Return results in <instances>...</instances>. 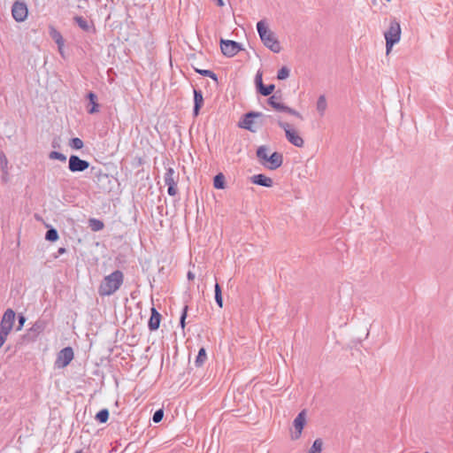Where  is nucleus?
I'll list each match as a JSON object with an SVG mask.
<instances>
[{"instance_id":"obj_1","label":"nucleus","mask_w":453,"mask_h":453,"mask_svg":"<svg viewBox=\"0 0 453 453\" xmlns=\"http://www.w3.org/2000/svg\"><path fill=\"white\" fill-rule=\"evenodd\" d=\"M124 282V273L120 270H115L102 280L98 286V295L102 297L110 296L117 292Z\"/></svg>"},{"instance_id":"obj_2","label":"nucleus","mask_w":453,"mask_h":453,"mask_svg":"<svg viewBox=\"0 0 453 453\" xmlns=\"http://www.w3.org/2000/svg\"><path fill=\"white\" fill-rule=\"evenodd\" d=\"M257 30L261 42L266 48L274 53H279L281 50L280 42L274 33L268 28L265 20L262 19L257 23Z\"/></svg>"},{"instance_id":"obj_3","label":"nucleus","mask_w":453,"mask_h":453,"mask_svg":"<svg viewBox=\"0 0 453 453\" xmlns=\"http://www.w3.org/2000/svg\"><path fill=\"white\" fill-rule=\"evenodd\" d=\"M90 174L97 188L103 191L110 192L112 188V177L101 167L91 166Z\"/></svg>"},{"instance_id":"obj_4","label":"nucleus","mask_w":453,"mask_h":453,"mask_svg":"<svg viewBox=\"0 0 453 453\" xmlns=\"http://www.w3.org/2000/svg\"><path fill=\"white\" fill-rule=\"evenodd\" d=\"M386 40V51L387 54L390 52L392 47L400 41L401 38V27L396 19L390 20L388 29L384 33Z\"/></svg>"},{"instance_id":"obj_5","label":"nucleus","mask_w":453,"mask_h":453,"mask_svg":"<svg viewBox=\"0 0 453 453\" xmlns=\"http://www.w3.org/2000/svg\"><path fill=\"white\" fill-rule=\"evenodd\" d=\"M274 122L285 131L286 138L291 144L298 148L303 147V139L292 128L290 124L282 121L280 118L274 119Z\"/></svg>"},{"instance_id":"obj_6","label":"nucleus","mask_w":453,"mask_h":453,"mask_svg":"<svg viewBox=\"0 0 453 453\" xmlns=\"http://www.w3.org/2000/svg\"><path fill=\"white\" fill-rule=\"evenodd\" d=\"M259 117H264L265 119H269L271 123L274 122V118L270 115H264L259 111H249L242 116L238 126L239 127L249 130L250 132H256V128L253 127L254 119Z\"/></svg>"},{"instance_id":"obj_7","label":"nucleus","mask_w":453,"mask_h":453,"mask_svg":"<svg viewBox=\"0 0 453 453\" xmlns=\"http://www.w3.org/2000/svg\"><path fill=\"white\" fill-rule=\"evenodd\" d=\"M180 180V173L175 172L173 167H166L164 174L165 184L168 187L167 193L170 196H174L178 194V182Z\"/></svg>"},{"instance_id":"obj_8","label":"nucleus","mask_w":453,"mask_h":453,"mask_svg":"<svg viewBox=\"0 0 453 453\" xmlns=\"http://www.w3.org/2000/svg\"><path fill=\"white\" fill-rule=\"evenodd\" d=\"M280 99H281V95H279L278 96V93H275L273 95H272L268 99H267V104L273 107L275 111H280V112H285V113H288L289 115H293V116H296L299 119H303L302 115L300 114V112H298L297 111H296L295 109L293 108H290L288 107V105L282 104L280 102Z\"/></svg>"},{"instance_id":"obj_9","label":"nucleus","mask_w":453,"mask_h":453,"mask_svg":"<svg viewBox=\"0 0 453 453\" xmlns=\"http://www.w3.org/2000/svg\"><path fill=\"white\" fill-rule=\"evenodd\" d=\"M220 50L224 56L232 58L242 50V46L235 41L221 39Z\"/></svg>"},{"instance_id":"obj_10","label":"nucleus","mask_w":453,"mask_h":453,"mask_svg":"<svg viewBox=\"0 0 453 453\" xmlns=\"http://www.w3.org/2000/svg\"><path fill=\"white\" fill-rule=\"evenodd\" d=\"M15 317V311L11 308L7 309L0 321V332L9 334L13 328Z\"/></svg>"},{"instance_id":"obj_11","label":"nucleus","mask_w":453,"mask_h":453,"mask_svg":"<svg viewBox=\"0 0 453 453\" xmlns=\"http://www.w3.org/2000/svg\"><path fill=\"white\" fill-rule=\"evenodd\" d=\"M90 164L88 161L81 159L77 155H71L68 160V169L71 173H81L88 169Z\"/></svg>"},{"instance_id":"obj_12","label":"nucleus","mask_w":453,"mask_h":453,"mask_svg":"<svg viewBox=\"0 0 453 453\" xmlns=\"http://www.w3.org/2000/svg\"><path fill=\"white\" fill-rule=\"evenodd\" d=\"M73 350L71 347H65L62 349L57 356L55 362L56 366L58 368H64L67 366L73 359Z\"/></svg>"},{"instance_id":"obj_13","label":"nucleus","mask_w":453,"mask_h":453,"mask_svg":"<svg viewBox=\"0 0 453 453\" xmlns=\"http://www.w3.org/2000/svg\"><path fill=\"white\" fill-rule=\"evenodd\" d=\"M46 323L43 320L35 321L33 326L27 330L24 338L28 342H35L38 336L44 331Z\"/></svg>"},{"instance_id":"obj_14","label":"nucleus","mask_w":453,"mask_h":453,"mask_svg":"<svg viewBox=\"0 0 453 453\" xmlns=\"http://www.w3.org/2000/svg\"><path fill=\"white\" fill-rule=\"evenodd\" d=\"M306 424V411L303 410L298 413L293 422L295 432L291 434L292 440H297L301 437L303 429Z\"/></svg>"},{"instance_id":"obj_15","label":"nucleus","mask_w":453,"mask_h":453,"mask_svg":"<svg viewBox=\"0 0 453 453\" xmlns=\"http://www.w3.org/2000/svg\"><path fill=\"white\" fill-rule=\"evenodd\" d=\"M27 7L25 3L15 2L12 5V14L13 19L18 22H22L27 17Z\"/></svg>"},{"instance_id":"obj_16","label":"nucleus","mask_w":453,"mask_h":453,"mask_svg":"<svg viewBox=\"0 0 453 453\" xmlns=\"http://www.w3.org/2000/svg\"><path fill=\"white\" fill-rule=\"evenodd\" d=\"M49 35L51 39L56 42L58 48V51L62 54V49L65 45V40L61 35V33L57 30L54 26H49Z\"/></svg>"},{"instance_id":"obj_17","label":"nucleus","mask_w":453,"mask_h":453,"mask_svg":"<svg viewBox=\"0 0 453 453\" xmlns=\"http://www.w3.org/2000/svg\"><path fill=\"white\" fill-rule=\"evenodd\" d=\"M150 311L151 314L148 322V327L150 331H156L159 328L162 316L155 307H152Z\"/></svg>"},{"instance_id":"obj_18","label":"nucleus","mask_w":453,"mask_h":453,"mask_svg":"<svg viewBox=\"0 0 453 453\" xmlns=\"http://www.w3.org/2000/svg\"><path fill=\"white\" fill-rule=\"evenodd\" d=\"M194 108L193 116L197 117L200 113V110L203 105V92L200 89L194 88Z\"/></svg>"},{"instance_id":"obj_19","label":"nucleus","mask_w":453,"mask_h":453,"mask_svg":"<svg viewBox=\"0 0 453 453\" xmlns=\"http://www.w3.org/2000/svg\"><path fill=\"white\" fill-rule=\"evenodd\" d=\"M266 162L270 163V165H267L270 170H275L281 166L283 163V156L281 153L274 151L268 157Z\"/></svg>"},{"instance_id":"obj_20","label":"nucleus","mask_w":453,"mask_h":453,"mask_svg":"<svg viewBox=\"0 0 453 453\" xmlns=\"http://www.w3.org/2000/svg\"><path fill=\"white\" fill-rule=\"evenodd\" d=\"M250 180L253 184L266 188H270L273 184V180L263 173L255 174L250 178Z\"/></svg>"},{"instance_id":"obj_21","label":"nucleus","mask_w":453,"mask_h":453,"mask_svg":"<svg viewBox=\"0 0 453 453\" xmlns=\"http://www.w3.org/2000/svg\"><path fill=\"white\" fill-rule=\"evenodd\" d=\"M87 99L88 100V103L90 104V108H88L87 111L89 114H94L99 111V104L97 103V96L90 91L87 95Z\"/></svg>"},{"instance_id":"obj_22","label":"nucleus","mask_w":453,"mask_h":453,"mask_svg":"<svg viewBox=\"0 0 453 453\" xmlns=\"http://www.w3.org/2000/svg\"><path fill=\"white\" fill-rule=\"evenodd\" d=\"M326 107H327V103H326V96L324 95L319 96L318 98V101H317L316 108L320 116H324Z\"/></svg>"},{"instance_id":"obj_23","label":"nucleus","mask_w":453,"mask_h":453,"mask_svg":"<svg viewBox=\"0 0 453 453\" xmlns=\"http://www.w3.org/2000/svg\"><path fill=\"white\" fill-rule=\"evenodd\" d=\"M213 186L217 189H223L226 187L225 176L222 173L215 175L213 179Z\"/></svg>"},{"instance_id":"obj_24","label":"nucleus","mask_w":453,"mask_h":453,"mask_svg":"<svg viewBox=\"0 0 453 453\" xmlns=\"http://www.w3.org/2000/svg\"><path fill=\"white\" fill-rule=\"evenodd\" d=\"M207 359V354L205 349L203 347L199 349L198 354L196 356L195 365L196 367H201L203 365L204 362Z\"/></svg>"},{"instance_id":"obj_25","label":"nucleus","mask_w":453,"mask_h":453,"mask_svg":"<svg viewBox=\"0 0 453 453\" xmlns=\"http://www.w3.org/2000/svg\"><path fill=\"white\" fill-rule=\"evenodd\" d=\"M88 226L95 232L101 231L104 227L102 220L94 218L88 219Z\"/></svg>"},{"instance_id":"obj_26","label":"nucleus","mask_w":453,"mask_h":453,"mask_svg":"<svg viewBox=\"0 0 453 453\" xmlns=\"http://www.w3.org/2000/svg\"><path fill=\"white\" fill-rule=\"evenodd\" d=\"M215 302L219 308L223 307V297L220 285L216 282L214 286Z\"/></svg>"},{"instance_id":"obj_27","label":"nucleus","mask_w":453,"mask_h":453,"mask_svg":"<svg viewBox=\"0 0 453 453\" xmlns=\"http://www.w3.org/2000/svg\"><path fill=\"white\" fill-rule=\"evenodd\" d=\"M194 70L196 73L201 74L202 76L209 77V78L212 79L214 81H218L217 74L214 72H212L211 70L198 69L196 67H194Z\"/></svg>"},{"instance_id":"obj_28","label":"nucleus","mask_w":453,"mask_h":453,"mask_svg":"<svg viewBox=\"0 0 453 453\" xmlns=\"http://www.w3.org/2000/svg\"><path fill=\"white\" fill-rule=\"evenodd\" d=\"M59 238L58 233L56 228L50 227L45 234V240L54 242Z\"/></svg>"},{"instance_id":"obj_29","label":"nucleus","mask_w":453,"mask_h":453,"mask_svg":"<svg viewBox=\"0 0 453 453\" xmlns=\"http://www.w3.org/2000/svg\"><path fill=\"white\" fill-rule=\"evenodd\" d=\"M269 149L265 145L259 146L257 150V157L259 160L266 161L268 158Z\"/></svg>"},{"instance_id":"obj_30","label":"nucleus","mask_w":453,"mask_h":453,"mask_svg":"<svg viewBox=\"0 0 453 453\" xmlns=\"http://www.w3.org/2000/svg\"><path fill=\"white\" fill-rule=\"evenodd\" d=\"M109 416H110V413H109L108 409H102L101 411H99L96 413V419L99 423H102V424L106 423L109 419Z\"/></svg>"},{"instance_id":"obj_31","label":"nucleus","mask_w":453,"mask_h":453,"mask_svg":"<svg viewBox=\"0 0 453 453\" xmlns=\"http://www.w3.org/2000/svg\"><path fill=\"white\" fill-rule=\"evenodd\" d=\"M75 23L81 28L83 31L88 32L89 30V25L86 19L81 16H75L73 18Z\"/></svg>"},{"instance_id":"obj_32","label":"nucleus","mask_w":453,"mask_h":453,"mask_svg":"<svg viewBox=\"0 0 453 453\" xmlns=\"http://www.w3.org/2000/svg\"><path fill=\"white\" fill-rule=\"evenodd\" d=\"M323 449V441L322 439L319 438L316 439L313 441V444L311 445V449L307 453H321Z\"/></svg>"},{"instance_id":"obj_33","label":"nucleus","mask_w":453,"mask_h":453,"mask_svg":"<svg viewBox=\"0 0 453 453\" xmlns=\"http://www.w3.org/2000/svg\"><path fill=\"white\" fill-rule=\"evenodd\" d=\"M275 88V86L273 84L269 85H262L260 86L259 89H257V92L261 94L264 96H270Z\"/></svg>"},{"instance_id":"obj_34","label":"nucleus","mask_w":453,"mask_h":453,"mask_svg":"<svg viewBox=\"0 0 453 453\" xmlns=\"http://www.w3.org/2000/svg\"><path fill=\"white\" fill-rule=\"evenodd\" d=\"M0 167L2 172L7 174L8 159L3 151H0Z\"/></svg>"},{"instance_id":"obj_35","label":"nucleus","mask_w":453,"mask_h":453,"mask_svg":"<svg viewBox=\"0 0 453 453\" xmlns=\"http://www.w3.org/2000/svg\"><path fill=\"white\" fill-rule=\"evenodd\" d=\"M49 158L59 160L61 162H65L66 161V156L65 155H64L61 152L55 151V150L50 152Z\"/></svg>"},{"instance_id":"obj_36","label":"nucleus","mask_w":453,"mask_h":453,"mask_svg":"<svg viewBox=\"0 0 453 453\" xmlns=\"http://www.w3.org/2000/svg\"><path fill=\"white\" fill-rule=\"evenodd\" d=\"M69 144L74 150H81L84 146L82 140L78 137L72 138Z\"/></svg>"},{"instance_id":"obj_37","label":"nucleus","mask_w":453,"mask_h":453,"mask_svg":"<svg viewBox=\"0 0 453 453\" xmlns=\"http://www.w3.org/2000/svg\"><path fill=\"white\" fill-rule=\"evenodd\" d=\"M290 70L287 66H282L277 73L278 80H285L289 76Z\"/></svg>"},{"instance_id":"obj_38","label":"nucleus","mask_w":453,"mask_h":453,"mask_svg":"<svg viewBox=\"0 0 453 453\" xmlns=\"http://www.w3.org/2000/svg\"><path fill=\"white\" fill-rule=\"evenodd\" d=\"M188 306L186 304L183 309H182V312H181V315H180V325L182 328L185 327V325H186V319H187V316H188Z\"/></svg>"},{"instance_id":"obj_39","label":"nucleus","mask_w":453,"mask_h":453,"mask_svg":"<svg viewBox=\"0 0 453 453\" xmlns=\"http://www.w3.org/2000/svg\"><path fill=\"white\" fill-rule=\"evenodd\" d=\"M164 418V410L163 409H158L157 410L153 416H152V420L154 423H159Z\"/></svg>"},{"instance_id":"obj_40","label":"nucleus","mask_w":453,"mask_h":453,"mask_svg":"<svg viewBox=\"0 0 453 453\" xmlns=\"http://www.w3.org/2000/svg\"><path fill=\"white\" fill-rule=\"evenodd\" d=\"M255 84L257 87V90L259 89L260 86H262L264 84L263 81H262V73H260L259 71L256 74Z\"/></svg>"},{"instance_id":"obj_41","label":"nucleus","mask_w":453,"mask_h":453,"mask_svg":"<svg viewBox=\"0 0 453 453\" xmlns=\"http://www.w3.org/2000/svg\"><path fill=\"white\" fill-rule=\"evenodd\" d=\"M18 319H19V326H18L17 330L19 331V330H21V328L23 327L24 323L26 322V318L24 315L19 314L18 317Z\"/></svg>"},{"instance_id":"obj_42","label":"nucleus","mask_w":453,"mask_h":453,"mask_svg":"<svg viewBox=\"0 0 453 453\" xmlns=\"http://www.w3.org/2000/svg\"><path fill=\"white\" fill-rule=\"evenodd\" d=\"M7 336H8V334H3L2 332H0V349L4 344V342H5L6 339H7Z\"/></svg>"},{"instance_id":"obj_43","label":"nucleus","mask_w":453,"mask_h":453,"mask_svg":"<svg viewBox=\"0 0 453 453\" xmlns=\"http://www.w3.org/2000/svg\"><path fill=\"white\" fill-rule=\"evenodd\" d=\"M66 252V249L64 247H61L58 250V254L55 256V257H58L59 255L65 254Z\"/></svg>"},{"instance_id":"obj_44","label":"nucleus","mask_w":453,"mask_h":453,"mask_svg":"<svg viewBox=\"0 0 453 453\" xmlns=\"http://www.w3.org/2000/svg\"><path fill=\"white\" fill-rule=\"evenodd\" d=\"M8 180H9V173H7V174H5V173H3L2 181L6 183Z\"/></svg>"},{"instance_id":"obj_45","label":"nucleus","mask_w":453,"mask_h":453,"mask_svg":"<svg viewBox=\"0 0 453 453\" xmlns=\"http://www.w3.org/2000/svg\"><path fill=\"white\" fill-rule=\"evenodd\" d=\"M187 277L188 280H194L195 279V274L192 273V272H188V274H187Z\"/></svg>"},{"instance_id":"obj_46","label":"nucleus","mask_w":453,"mask_h":453,"mask_svg":"<svg viewBox=\"0 0 453 453\" xmlns=\"http://www.w3.org/2000/svg\"><path fill=\"white\" fill-rule=\"evenodd\" d=\"M216 1H217V4H218V6H219V7L224 6V2H223V0H216Z\"/></svg>"},{"instance_id":"obj_47","label":"nucleus","mask_w":453,"mask_h":453,"mask_svg":"<svg viewBox=\"0 0 453 453\" xmlns=\"http://www.w3.org/2000/svg\"><path fill=\"white\" fill-rule=\"evenodd\" d=\"M52 147H53V148H57V147H58V143H56L55 142H52Z\"/></svg>"},{"instance_id":"obj_48","label":"nucleus","mask_w":453,"mask_h":453,"mask_svg":"<svg viewBox=\"0 0 453 453\" xmlns=\"http://www.w3.org/2000/svg\"><path fill=\"white\" fill-rule=\"evenodd\" d=\"M75 453H83V451L81 449V450H77Z\"/></svg>"},{"instance_id":"obj_49","label":"nucleus","mask_w":453,"mask_h":453,"mask_svg":"<svg viewBox=\"0 0 453 453\" xmlns=\"http://www.w3.org/2000/svg\"><path fill=\"white\" fill-rule=\"evenodd\" d=\"M388 2H389L390 0H387Z\"/></svg>"},{"instance_id":"obj_50","label":"nucleus","mask_w":453,"mask_h":453,"mask_svg":"<svg viewBox=\"0 0 453 453\" xmlns=\"http://www.w3.org/2000/svg\"><path fill=\"white\" fill-rule=\"evenodd\" d=\"M425 453H429V452H425Z\"/></svg>"}]
</instances>
